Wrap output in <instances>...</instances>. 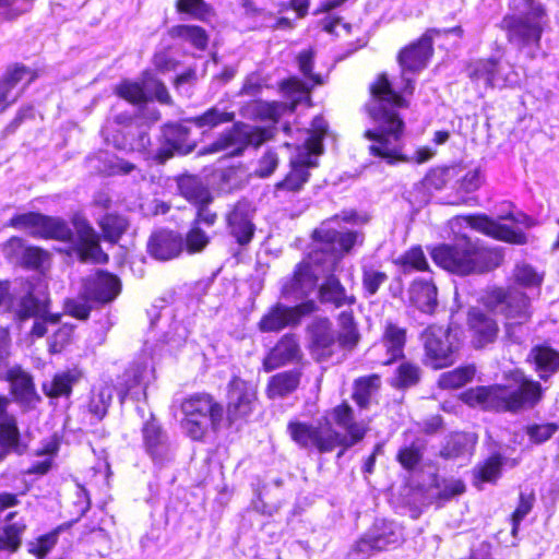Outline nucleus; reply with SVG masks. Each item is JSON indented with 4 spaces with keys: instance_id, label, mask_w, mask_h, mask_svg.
Masks as SVG:
<instances>
[{
    "instance_id": "a18cd8bd",
    "label": "nucleus",
    "mask_w": 559,
    "mask_h": 559,
    "mask_svg": "<svg viewBox=\"0 0 559 559\" xmlns=\"http://www.w3.org/2000/svg\"><path fill=\"white\" fill-rule=\"evenodd\" d=\"M316 58V47L308 46L295 55L294 61L304 80L310 82L312 86H321L325 81L321 73L314 72Z\"/></svg>"
},
{
    "instance_id": "393cba45",
    "label": "nucleus",
    "mask_w": 559,
    "mask_h": 559,
    "mask_svg": "<svg viewBox=\"0 0 559 559\" xmlns=\"http://www.w3.org/2000/svg\"><path fill=\"white\" fill-rule=\"evenodd\" d=\"M466 323L475 348H484L497 341L500 329L492 316L480 309L472 308L467 312Z\"/></svg>"
},
{
    "instance_id": "72a5a7b5",
    "label": "nucleus",
    "mask_w": 559,
    "mask_h": 559,
    "mask_svg": "<svg viewBox=\"0 0 559 559\" xmlns=\"http://www.w3.org/2000/svg\"><path fill=\"white\" fill-rule=\"evenodd\" d=\"M438 288L432 280L415 278L408 288L409 302L419 311L432 314L438 306Z\"/></svg>"
},
{
    "instance_id": "f8f14e48",
    "label": "nucleus",
    "mask_w": 559,
    "mask_h": 559,
    "mask_svg": "<svg viewBox=\"0 0 559 559\" xmlns=\"http://www.w3.org/2000/svg\"><path fill=\"white\" fill-rule=\"evenodd\" d=\"M319 310L313 299L301 301L295 306H285L280 302L273 305L260 318L258 329L262 333H276L287 326H296L301 319Z\"/></svg>"
},
{
    "instance_id": "aec40b11",
    "label": "nucleus",
    "mask_w": 559,
    "mask_h": 559,
    "mask_svg": "<svg viewBox=\"0 0 559 559\" xmlns=\"http://www.w3.org/2000/svg\"><path fill=\"white\" fill-rule=\"evenodd\" d=\"M308 350L316 362H325L336 353L337 340L329 318L321 317L307 326Z\"/></svg>"
},
{
    "instance_id": "5fc2aeb1",
    "label": "nucleus",
    "mask_w": 559,
    "mask_h": 559,
    "mask_svg": "<svg viewBox=\"0 0 559 559\" xmlns=\"http://www.w3.org/2000/svg\"><path fill=\"white\" fill-rule=\"evenodd\" d=\"M112 143L118 150L132 152H147L152 145L148 132L140 123L134 127L133 134H123L120 139L115 136Z\"/></svg>"
},
{
    "instance_id": "680f3d73",
    "label": "nucleus",
    "mask_w": 559,
    "mask_h": 559,
    "mask_svg": "<svg viewBox=\"0 0 559 559\" xmlns=\"http://www.w3.org/2000/svg\"><path fill=\"white\" fill-rule=\"evenodd\" d=\"M10 400L7 396H0V440L4 438L14 443H22L20 431L14 416L7 413Z\"/></svg>"
},
{
    "instance_id": "9d476101",
    "label": "nucleus",
    "mask_w": 559,
    "mask_h": 559,
    "mask_svg": "<svg viewBox=\"0 0 559 559\" xmlns=\"http://www.w3.org/2000/svg\"><path fill=\"white\" fill-rule=\"evenodd\" d=\"M424 348L423 364L432 370H440L454 365L459 346L451 335V329L430 324L421 333Z\"/></svg>"
},
{
    "instance_id": "774afa93",
    "label": "nucleus",
    "mask_w": 559,
    "mask_h": 559,
    "mask_svg": "<svg viewBox=\"0 0 559 559\" xmlns=\"http://www.w3.org/2000/svg\"><path fill=\"white\" fill-rule=\"evenodd\" d=\"M558 430L559 425L556 423L530 424L524 429L530 442L536 445L550 440Z\"/></svg>"
},
{
    "instance_id": "bb28decb",
    "label": "nucleus",
    "mask_w": 559,
    "mask_h": 559,
    "mask_svg": "<svg viewBox=\"0 0 559 559\" xmlns=\"http://www.w3.org/2000/svg\"><path fill=\"white\" fill-rule=\"evenodd\" d=\"M143 448L155 462H163L168 451L167 435L155 417L151 414L141 428Z\"/></svg>"
},
{
    "instance_id": "58836bf2",
    "label": "nucleus",
    "mask_w": 559,
    "mask_h": 559,
    "mask_svg": "<svg viewBox=\"0 0 559 559\" xmlns=\"http://www.w3.org/2000/svg\"><path fill=\"white\" fill-rule=\"evenodd\" d=\"M4 380L10 383L15 400L29 403L37 396L32 376L20 366L12 367Z\"/></svg>"
},
{
    "instance_id": "a878e982",
    "label": "nucleus",
    "mask_w": 559,
    "mask_h": 559,
    "mask_svg": "<svg viewBox=\"0 0 559 559\" xmlns=\"http://www.w3.org/2000/svg\"><path fill=\"white\" fill-rule=\"evenodd\" d=\"M318 160H310L306 157H292L288 163V171L275 182L276 192L299 193L311 179V169L318 167Z\"/></svg>"
},
{
    "instance_id": "ddd939ff",
    "label": "nucleus",
    "mask_w": 559,
    "mask_h": 559,
    "mask_svg": "<svg viewBox=\"0 0 559 559\" xmlns=\"http://www.w3.org/2000/svg\"><path fill=\"white\" fill-rule=\"evenodd\" d=\"M453 219L457 225H465L498 241L518 246L526 245L528 241L527 235L523 230L501 224L485 213L460 214L455 215Z\"/></svg>"
},
{
    "instance_id": "4c0bfd02",
    "label": "nucleus",
    "mask_w": 559,
    "mask_h": 559,
    "mask_svg": "<svg viewBox=\"0 0 559 559\" xmlns=\"http://www.w3.org/2000/svg\"><path fill=\"white\" fill-rule=\"evenodd\" d=\"M277 87L280 93L290 99L286 104L288 111L294 112L304 99H310L311 92L316 86L297 75H290L280 81Z\"/></svg>"
},
{
    "instance_id": "6e6552de",
    "label": "nucleus",
    "mask_w": 559,
    "mask_h": 559,
    "mask_svg": "<svg viewBox=\"0 0 559 559\" xmlns=\"http://www.w3.org/2000/svg\"><path fill=\"white\" fill-rule=\"evenodd\" d=\"M259 402V393L250 381L234 374L226 385V406L224 421L226 428L237 429L248 424Z\"/></svg>"
},
{
    "instance_id": "3c124183",
    "label": "nucleus",
    "mask_w": 559,
    "mask_h": 559,
    "mask_svg": "<svg viewBox=\"0 0 559 559\" xmlns=\"http://www.w3.org/2000/svg\"><path fill=\"white\" fill-rule=\"evenodd\" d=\"M235 111L219 110L216 106L207 108L200 115L187 118L197 128L212 130L218 126L234 122Z\"/></svg>"
},
{
    "instance_id": "09e8293b",
    "label": "nucleus",
    "mask_w": 559,
    "mask_h": 559,
    "mask_svg": "<svg viewBox=\"0 0 559 559\" xmlns=\"http://www.w3.org/2000/svg\"><path fill=\"white\" fill-rule=\"evenodd\" d=\"M423 371L418 364L411 360H403L395 369L390 381L392 388L396 390H407L419 384Z\"/></svg>"
},
{
    "instance_id": "f3484780",
    "label": "nucleus",
    "mask_w": 559,
    "mask_h": 559,
    "mask_svg": "<svg viewBox=\"0 0 559 559\" xmlns=\"http://www.w3.org/2000/svg\"><path fill=\"white\" fill-rule=\"evenodd\" d=\"M437 32L426 29L418 38L403 46L396 55L401 74L419 73L424 70L435 53L433 34Z\"/></svg>"
},
{
    "instance_id": "bf43d9fd",
    "label": "nucleus",
    "mask_w": 559,
    "mask_h": 559,
    "mask_svg": "<svg viewBox=\"0 0 559 559\" xmlns=\"http://www.w3.org/2000/svg\"><path fill=\"white\" fill-rule=\"evenodd\" d=\"M424 444L419 440L399 449L395 455L396 462L407 472L415 471L423 461Z\"/></svg>"
},
{
    "instance_id": "c03bdc74",
    "label": "nucleus",
    "mask_w": 559,
    "mask_h": 559,
    "mask_svg": "<svg viewBox=\"0 0 559 559\" xmlns=\"http://www.w3.org/2000/svg\"><path fill=\"white\" fill-rule=\"evenodd\" d=\"M168 36L171 39H182L198 49L205 50L209 46L210 36L206 29L197 24H176L168 28Z\"/></svg>"
},
{
    "instance_id": "f03ea898",
    "label": "nucleus",
    "mask_w": 559,
    "mask_h": 559,
    "mask_svg": "<svg viewBox=\"0 0 559 559\" xmlns=\"http://www.w3.org/2000/svg\"><path fill=\"white\" fill-rule=\"evenodd\" d=\"M415 92V81L403 80V85L396 90L389 74L380 72L368 86L369 99L364 105V111L374 128L366 129L362 136L370 142V156L384 160L388 165L408 163L409 157L404 153L405 121L400 109H408V97Z\"/></svg>"
},
{
    "instance_id": "de8ad7c7",
    "label": "nucleus",
    "mask_w": 559,
    "mask_h": 559,
    "mask_svg": "<svg viewBox=\"0 0 559 559\" xmlns=\"http://www.w3.org/2000/svg\"><path fill=\"white\" fill-rule=\"evenodd\" d=\"M404 274L411 272H428L430 265L420 245H414L393 260Z\"/></svg>"
},
{
    "instance_id": "c85d7f7f",
    "label": "nucleus",
    "mask_w": 559,
    "mask_h": 559,
    "mask_svg": "<svg viewBox=\"0 0 559 559\" xmlns=\"http://www.w3.org/2000/svg\"><path fill=\"white\" fill-rule=\"evenodd\" d=\"M317 292L320 304L332 306L335 309L350 308L357 302L356 296L347 292L341 278L334 273L324 277Z\"/></svg>"
},
{
    "instance_id": "2f4dec72",
    "label": "nucleus",
    "mask_w": 559,
    "mask_h": 559,
    "mask_svg": "<svg viewBox=\"0 0 559 559\" xmlns=\"http://www.w3.org/2000/svg\"><path fill=\"white\" fill-rule=\"evenodd\" d=\"M329 126L322 116H316L307 130L308 136L302 145L297 146L296 157H306L310 160H318V156L324 152L323 141L328 134Z\"/></svg>"
},
{
    "instance_id": "a19ab883",
    "label": "nucleus",
    "mask_w": 559,
    "mask_h": 559,
    "mask_svg": "<svg viewBox=\"0 0 559 559\" xmlns=\"http://www.w3.org/2000/svg\"><path fill=\"white\" fill-rule=\"evenodd\" d=\"M459 164L435 166L427 170L421 179L423 187L431 191H441L450 188L452 190L453 180H455Z\"/></svg>"
},
{
    "instance_id": "412c9836",
    "label": "nucleus",
    "mask_w": 559,
    "mask_h": 559,
    "mask_svg": "<svg viewBox=\"0 0 559 559\" xmlns=\"http://www.w3.org/2000/svg\"><path fill=\"white\" fill-rule=\"evenodd\" d=\"M304 359V353L299 336L296 333L283 334L267 350L262 359V369L271 372L275 369L292 364H299Z\"/></svg>"
},
{
    "instance_id": "f257e3e1",
    "label": "nucleus",
    "mask_w": 559,
    "mask_h": 559,
    "mask_svg": "<svg viewBox=\"0 0 559 559\" xmlns=\"http://www.w3.org/2000/svg\"><path fill=\"white\" fill-rule=\"evenodd\" d=\"M177 194L192 209L193 216L185 236L179 231L163 227L151 233L146 242L147 254L160 262L170 261L181 255L203 252L216 235L219 213L213 204L215 195L211 188L193 174H180L175 177Z\"/></svg>"
},
{
    "instance_id": "8fccbe9b",
    "label": "nucleus",
    "mask_w": 559,
    "mask_h": 559,
    "mask_svg": "<svg viewBox=\"0 0 559 559\" xmlns=\"http://www.w3.org/2000/svg\"><path fill=\"white\" fill-rule=\"evenodd\" d=\"M174 7L178 14L203 23H209L216 15L214 7L205 0H175Z\"/></svg>"
},
{
    "instance_id": "dca6fc26",
    "label": "nucleus",
    "mask_w": 559,
    "mask_h": 559,
    "mask_svg": "<svg viewBox=\"0 0 559 559\" xmlns=\"http://www.w3.org/2000/svg\"><path fill=\"white\" fill-rule=\"evenodd\" d=\"M286 430L290 440L300 449L316 450L324 454L332 447L331 435L334 428L329 420L324 426H314L308 421L290 419Z\"/></svg>"
},
{
    "instance_id": "864d4df0",
    "label": "nucleus",
    "mask_w": 559,
    "mask_h": 559,
    "mask_svg": "<svg viewBox=\"0 0 559 559\" xmlns=\"http://www.w3.org/2000/svg\"><path fill=\"white\" fill-rule=\"evenodd\" d=\"M111 399L112 392L109 385L93 386L85 406L93 416L100 420L106 416Z\"/></svg>"
},
{
    "instance_id": "5701e85b",
    "label": "nucleus",
    "mask_w": 559,
    "mask_h": 559,
    "mask_svg": "<svg viewBox=\"0 0 559 559\" xmlns=\"http://www.w3.org/2000/svg\"><path fill=\"white\" fill-rule=\"evenodd\" d=\"M331 414L334 424L345 432L342 433L345 445L360 443L370 430L369 420L357 419L354 408L347 401L335 405Z\"/></svg>"
},
{
    "instance_id": "9b49d317",
    "label": "nucleus",
    "mask_w": 559,
    "mask_h": 559,
    "mask_svg": "<svg viewBox=\"0 0 559 559\" xmlns=\"http://www.w3.org/2000/svg\"><path fill=\"white\" fill-rule=\"evenodd\" d=\"M319 252L320 250H311L295 264L290 275L282 284L283 298L305 301L318 289L320 277L316 266L320 264Z\"/></svg>"
},
{
    "instance_id": "1a4fd4ad",
    "label": "nucleus",
    "mask_w": 559,
    "mask_h": 559,
    "mask_svg": "<svg viewBox=\"0 0 559 559\" xmlns=\"http://www.w3.org/2000/svg\"><path fill=\"white\" fill-rule=\"evenodd\" d=\"M114 94L136 107L145 106L156 100L162 105L171 106L173 97L166 84L158 78L151 75L148 71L142 73V81L122 79L114 86Z\"/></svg>"
},
{
    "instance_id": "b1692460",
    "label": "nucleus",
    "mask_w": 559,
    "mask_h": 559,
    "mask_svg": "<svg viewBox=\"0 0 559 559\" xmlns=\"http://www.w3.org/2000/svg\"><path fill=\"white\" fill-rule=\"evenodd\" d=\"M484 180V175L479 167L462 175V165L459 164V171H456V177L452 185L451 194L453 200L449 201L448 204L454 206L478 205L479 199L474 193L480 189Z\"/></svg>"
},
{
    "instance_id": "473e14b6",
    "label": "nucleus",
    "mask_w": 559,
    "mask_h": 559,
    "mask_svg": "<svg viewBox=\"0 0 559 559\" xmlns=\"http://www.w3.org/2000/svg\"><path fill=\"white\" fill-rule=\"evenodd\" d=\"M302 371L300 368L284 370L271 376L264 393L269 400L285 399L300 386Z\"/></svg>"
},
{
    "instance_id": "13d9d810",
    "label": "nucleus",
    "mask_w": 559,
    "mask_h": 559,
    "mask_svg": "<svg viewBox=\"0 0 559 559\" xmlns=\"http://www.w3.org/2000/svg\"><path fill=\"white\" fill-rule=\"evenodd\" d=\"M544 272H538L528 263L516 264L513 270L515 286L522 288H539L544 282Z\"/></svg>"
},
{
    "instance_id": "0eeeda50",
    "label": "nucleus",
    "mask_w": 559,
    "mask_h": 559,
    "mask_svg": "<svg viewBox=\"0 0 559 559\" xmlns=\"http://www.w3.org/2000/svg\"><path fill=\"white\" fill-rule=\"evenodd\" d=\"M483 304L488 311L503 317L507 329L525 324L532 319L531 298L515 285L489 288L483 298Z\"/></svg>"
},
{
    "instance_id": "6e6d98bb",
    "label": "nucleus",
    "mask_w": 559,
    "mask_h": 559,
    "mask_svg": "<svg viewBox=\"0 0 559 559\" xmlns=\"http://www.w3.org/2000/svg\"><path fill=\"white\" fill-rule=\"evenodd\" d=\"M78 259L82 263H92L95 265H104L109 262V255L100 246V238L83 243L72 246Z\"/></svg>"
},
{
    "instance_id": "a211bd4d",
    "label": "nucleus",
    "mask_w": 559,
    "mask_h": 559,
    "mask_svg": "<svg viewBox=\"0 0 559 559\" xmlns=\"http://www.w3.org/2000/svg\"><path fill=\"white\" fill-rule=\"evenodd\" d=\"M10 226L27 230L34 237L60 240L70 238V229L63 221L35 212L13 216Z\"/></svg>"
},
{
    "instance_id": "49530a36",
    "label": "nucleus",
    "mask_w": 559,
    "mask_h": 559,
    "mask_svg": "<svg viewBox=\"0 0 559 559\" xmlns=\"http://www.w3.org/2000/svg\"><path fill=\"white\" fill-rule=\"evenodd\" d=\"M4 251L8 255L21 252L22 264L29 269H37L41 266L47 259L48 254L37 247H24L23 240L17 237H12L5 245Z\"/></svg>"
},
{
    "instance_id": "052dcab7",
    "label": "nucleus",
    "mask_w": 559,
    "mask_h": 559,
    "mask_svg": "<svg viewBox=\"0 0 559 559\" xmlns=\"http://www.w3.org/2000/svg\"><path fill=\"white\" fill-rule=\"evenodd\" d=\"M255 118L261 121L277 123L284 112L288 111L287 104L278 100L265 102L255 99L252 102Z\"/></svg>"
},
{
    "instance_id": "69168bd1",
    "label": "nucleus",
    "mask_w": 559,
    "mask_h": 559,
    "mask_svg": "<svg viewBox=\"0 0 559 559\" xmlns=\"http://www.w3.org/2000/svg\"><path fill=\"white\" fill-rule=\"evenodd\" d=\"M371 542L376 546V551H385L391 547H396L402 543L399 534L391 524L382 523L377 532L369 533Z\"/></svg>"
},
{
    "instance_id": "cd10ccee",
    "label": "nucleus",
    "mask_w": 559,
    "mask_h": 559,
    "mask_svg": "<svg viewBox=\"0 0 559 559\" xmlns=\"http://www.w3.org/2000/svg\"><path fill=\"white\" fill-rule=\"evenodd\" d=\"M526 362L533 366L542 381H547L559 371V350L548 342L535 344L527 354Z\"/></svg>"
},
{
    "instance_id": "4be33fe9",
    "label": "nucleus",
    "mask_w": 559,
    "mask_h": 559,
    "mask_svg": "<svg viewBox=\"0 0 559 559\" xmlns=\"http://www.w3.org/2000/svg\"><path fill=\"white\" fill-rule=\"evenodd\" d=\"M15 313L20 320L35 318L32 328V335L41 337L47 332V323H57L58 314H47V299L38 297L34 290L27 289L26 294L19 300Z\"/></svg>"
},
{
    "instance_id": "f704fd0d",
    "label": "nucleus",
    "mask_w": 559,
    "mask_h": 559,
    "mask_svg": "<svg viewBox=\"0 0 559 559\" xmlns=\"http://www.w3.org/2000/svg\"><path fill=\"white\" fill-rule=\"evenodd\" d=\"M36 79V72L31 68L21 64L14 63L9 66L0 79V106L1 112L12 103L15 102L16 98L9 100V96L11 91L21 82L25 81L28 85Z\"/></svg>"
},
{
    "instance_id": "0e129e2a",
    "label": "nucleus",
    "mask_w": 559,
    "mask_h": 559,
    "mask_svg": "<svg viewBox=\"0 0 559 559\" xmlns=\"http://www.w3.org/2000/svg\"><path fill=\"white\" fill-rule=\"evenodd\" d=\"M389 276L384 271L378 270L372 265L361 267V286L366 296H374L380 287L388 281Z\"/></svg>"
},
{
    "instance_id": "6ab92c4d",
    "label": "nucleus",
    "mask_w": 559,
    "mask_h": 559,
    "mask_svg": "<svg viewBox=\"0 0 559 559\" xmlns=\"http://www.w3.org/2000/svg\"><path fill=\"white\" fill-rule=\"evenodd\" d=\"M81 284V298L98 305L112 302L122 290L119 276L106 270H97L95 273L83 277Z\"/></svg>"
},
{
    "instance_id": "4468645a",
    "label": "nucleus",
    "mask_w": 559,
    "mask_h": 559,
    "mask_svg": "<svg viewBox=\"0 0 559 559\" xmlns=\"http://www.w3.org/2000/svg\"><path fill=\"white\" fill-rule=\"evenodd\" d=\"M254 214L255 207L246 198L237 200L225 214L227 234L241 249L248 248L255 236Z\"/></svg>"
},
{
    "instance_id": "79ce46f5",
    "label": "nucleus",
    "mask_w": 559,
    "mask_h": 559,
    "mask_svg": "<svg viewBox=\"0 0 559 559\" xmlns=\"http://www.w3.org/2000/svg\"><path fill=\"white\" fill-rule=\"evenodd\" d=\"M16 512H10L5 516L7 524L0 532V551L15 554L22 546V537L26 531V523L23 519L13 521Z\"/></svg>"
},
{
    "instance_id": "e433bc0d",
    "label": "nucleus",
    "mask_w": 559,
    "mask_h": 559,
    "mask_svg": "<svg viewBox=\"0 0 559 559\" xmlns=\"http://www.w3.org/2000/svg\"><path fill=\"white\" fill-rule=\"evenodd\" d=\"M382 388L379 373L360 376L353 381L350 399L359 409H368Z\"/></svg>"
},
{
    "instance_id": "20e7f679",
    "label": "nucleus",
    "mask_w": 559,
    "mask_h": 559,
    "mask_svg": "<svg viewBox=\"0 0 559 559\" xmlns=\"http://www.w3.org/2000/svg\"><path fill=\"white\" fill-rule=\"evenodd\" d=\"M516 385L493 383L477 385L464 391L461 400L469 407H479L484 412L516 414L534 408L544 397L539 381L525 376L515 379Z\"/></svg>"
},
{
    "instance_id": "ea45409f",
    "label": "nucleus",
    "mask_w": 559,
    "mask_h": 559,
    "mask_svg": "<svg viewBox=\"0 0 559 559\" xmlns=\"http://www.w3.org/2000/svg\"><path fill=\"white\" fill-rule=\"evenodd\" d=\"M102 238L110 245H117L129 229L130 223L119 212H107L98 221Z\"/></svg>"
},
{
    "instance_id": "7ed1b4c3",
    "label": "nucleus",
    "mask_w": 559,
    "mask_h": 559,
    "mask_svg": "<svg viewBox=\"0 0 559 559\" xmlns=\"http://www.w3.org/2000/svg\"><path fill=\"white\" fill-rule=\"evenodd\" d=\"M431 260L439 267L459 276L486 274L502 265L504 252L466 234H457L452 242L430 248Z\"/></svg>"
},
{
    "instance_id": "7c9ffc66",
    "label": "nucleus",
    "mask_w": 559,
    "mask_h": 559,
    "mask_svg": "<svg viewBox=\"0 0 559 559\" xmlns=\"http://www.w3.org/2000/svg\"><path fill=\"white\" fill-rule=\"evenodd\" d=\"M407 342V330L392 321H386L380 336V343L385 348L386 359L384 366H391L397 360L404 359V348Z\"/></svg>"
},
{
    "instance_id": "603ef678",
    "label": "nucleus",
    "mask_w": 559,
    "mask_h": 559,
    "mask_svg": "<svg viewBox=\"0 0 559 559\" xmlns=\"http://www.w3.org/2000/svg\"><path fill=\"white\" fill-rule=\"evenodd\" d=\"M476 369L474 365L459 366L452 370L442 372L437 381L441 390H456L474 379Z\"/></svg>"
},
{
    "instance_id": "c756f323",
    "label": "nucleus",
    "mask_w": 559,
    "mask_h": 559,
    "mask_svg": "<svg viewBox=\"0 0 559 559\" xmlns=\"http://www.w3.org/2000/svg\"><path fill=\"white\" fill-rule=\"evenodd\" d=\"M509 460L500 451H493L480 460L472 469V484L480 489L483 485H496L502 477L503 467Z\"/></svg>"
},
{
    "instance_id": "37998d69",
    "label": "nucleus",
    "mask_w": 559,
    "mask_h": 559,
    "mask_svg": "<svg viewBox=\"0 0 559 559\" xmlns=\"http://www.w3.org/2000/svg\"><path fill=\"white\" fill-rule=\"evenodd\" d=\"M499 67L500 60L496 57L480 58L467 64V76L473 82H484L486 86L493 87Z\"/></svg>"
},
{
    "instance_id": "2eb2a0df",
    "label": "nucleus",
    "mask_w": 559,
    "mask_h": 559,
    "mask_svg": "<svg viewBox=\"0 0 559 559\" xmlns=\"http://www.w3.org/2000/svg\"><path fill=\"white\" fill-rule=\"evenodd\" d=\"M191 126L187 118L163 126L164 146L156 153L159 163H165L176 154L188 155L197 148L198 140L192 135Z\"/></svg>"
},
{
    "instance_id": "423d86ee",
    "label": "nucleus",
    "mask_w": 559,
    "mask_h": 559,
    "mask_svg": "<svg viewBox=\"0 0 559 559\" xmlns=\"http://www.w3.org/2000/svg\"><path fill=\"white\" fill-rule=\"evenodd\" d=\"M528 12L522 15L506 14L498 27L506 34L508 44L519 50L532 48L535 51L542 48V37L547 27V10L537 0H524Z\"/></svg>"
},
{
    "instance_id": "e2e57ef3",
    "label": "nucleus",
    "mask_w": 559,
    "mask_h": 559,
    "mask_svg": "<svg viewBox=\"0 0 559 559\" xmlns=\"http://www.w3.org/2000/svg\"><path fill=\"white\" fill-rule=\"evenodd\" d=\"M59 450V441L56 437L51 438L41 449L37 451L39 456H45L40 461L34 462L26 471V474L45 475L52 465V457Z\"/></svg>"
},
{
    "instance_id": "4d7b16f0",
    "label": "nucleus",
    "mask_w": 559,
    "mask_h": 559,
    "mask_svg": "<svg viewBox=\"0 0 559 559\" xmlns=\"http://www.w3.org/2000/svg\"><path fill=\"white\" fill-rule=\"evenodd\" d=\"M536 501L535 492L521 491L518 498V504L510 514L511 535L515 537L519 533L521 522L532 512Z\"/></svg>"
},
{
    "instance_id": "39448f33",
    "label": "nucleus",
    "mask_w": 559,
    "mask_h": 559,
    "mask_svg": "<svg viewBox=\"0 0 559 559\" xmlns=\"http://www.w3.org/2000/svg\"><path fill=\"white\" fill-rule=\"evenodd\" d=\"M180 427L187 438L204 441L209 428L217 431L224 421V406L209 392H195L180 401Z\"/></svg>"
},
{
    "instance_id": "338daca9",
    "label": "nucleus",
    "mask_w": 559,
    "mask_h": 559,
    "mask_svg": "<svg viewBox=\"0 0 559 559\" xmlns=\"http://www.w3.org/2000/svg\"><path fill=\"white\" fill-rule=\"evenodd\" d=\"M467 452V439L463 433L451 435L439 451L443 460H457Z\"/></svg>"
},
{
    "instance_id": "c9c22d12",
    "label": "nucleus",
    "mask_w": 559,
    "mask_h": 559,
    "mask_svg": "<svg viewBox=\"0 0 559 559\" xmlns=\"http://www.w3.org/2000/svg\"><path fill=\"white\" fill-rule=\"evenodd\" d=\"M337 331L335 333L340 348L353 352L361 341L359 324L352 309L341 311L336 316Z\"/></svg>"
}]
</instances>
